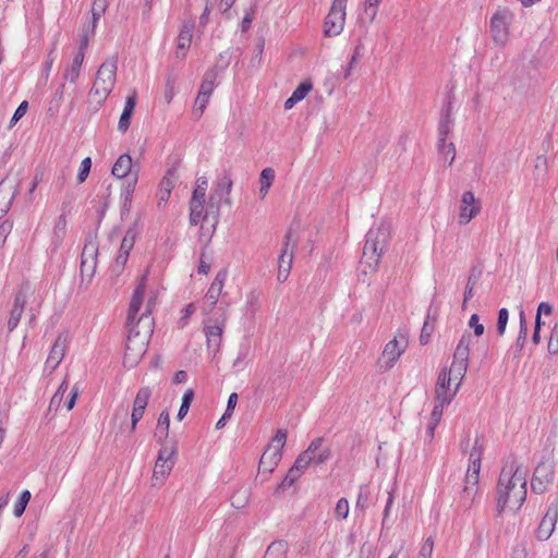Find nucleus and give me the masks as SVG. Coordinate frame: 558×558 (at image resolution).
I'll use <instances>...</instances> for the list:
<instances>
[{
	"label": "nucleus",
	"instance_id": "nucleus-1",
	"mask_svg": "<svg viewBox=\"0 0 558 558\" xmlns=\"http://www.w3.org/2000/svg\"><path fill=\"white\" fill-rule=\"evenodd\" d=\"M147 277L148 270L142 275L129 306L126 318L129 336L125 343L123 360L124 366L129 368L138 364L148 348L149 339L154 332V318L150 314V308L154 305V301L151 299L148 300L145 312L136 319V315L143 303Z\"/></svg>",
	"mask_w": 558,
	"mask_h": 558
},
{
	"label": "nucleus",
	"instance_id": "nucleus-2",
	"mask_svg": "<svg viewBox=\"0 0 558 558\" xmlns=\"http://www.w3.org/2000/svg\"><path fill=\"white\" fill-rule=\"evenodd\" d=\"M527 469L517 461H508L500 471L497 483V509L517 511L526 499Z\"/></svg>",
	"mask_w": 558,
	"mask_h": 558
},
{
	"label": "nucleus",
	"instance_id": "nucleus-3",
	"mask_svg": "<svg viewBox=\"0 0 558 558\" xmlns=\"http://www.w3.org/2000/svg\"><path fill=\"white\" fill-rule=\"evenodd\" d=\"M117 68L116 59L107 60L99 66L89 92L92 101L96 104L95 110L102 106L111 93L116 84Z\"/></svg>",
	"mask_w": 558,
	"mask_h": 558
},
{
	"label": "nucleus",
	"instance_id": "nucleus-4",
	"mask_svg": "<svg viewBox=\"0 0 558 558\" xmlns=\"http://www.w3.org/2000/svg\"><path fill=\"white\" fill-rule=\"evenodd\" d=\"M389 230L381 223L369 229L362 255V264L375 270L388 241Z\"/></svg>",
	"mask_w": 558,
	"mask_h": 558
},
{
	"label": "nucleus",
	"instance_id": "nucleus-5",
	"mask_svg": "<svg viewBox=\"0 0 558 558\" xmlns=\"http://www.w3.org/2000/svg\"><path fill=\"white\" fill-rule=\"evenodd\" d=\"M232 185V179L227 172L216 182L215 191L209 197L204 216L205 220L211 221L213 229L216 228L219 221L220 202L223 201L226 204H230V193Z\"/></svg>",
	"mask_w": 558,
	"mask_h": 558
},
{
	"label": "nucleus",
	"instance_id": "nucleus-6",
	"mask_svg": "<svg viewBox=\"0 0 558 558\" xmlns=\"http://www.w3.org/2000/svg\"><path fill=\"white\" fill-rule=\"evenodd\" d=\"M482 451L483 447L480 444V440L476 439L470 452V465L465 475V484L463 488V497L469 500L470 505L474 501L478 489L477 485L480 480Z\"/></svg>",
	"mask_w": 558,
	"mask_h": 558
},
{
	"label": "nucleus",
	"instance_id": "nucleus-7",
	"mask_svg": "<svg viewBox=\"0 0 558 558\" xmlns=\"http://www.w3.org/2000/svg\"><path fill=\"white\" fill-rule=\"evenodd\" d=\"M177 454V445H163L158 452V457L153 471L151 485L159 487L163 484V481L171 473Z\"/></svg>",
	"mask_w": 558,
	"mask_h": 558
},
{
	"label": "nucleus",
	"instance_id": "nucleus-8",
	"mask_svg": "<svg viewBox=\"0 0 558 558\" xmlns=\"http://www.w3.org/2000/svg\"><path fill=\"white\" fill-rule=\"evenodd\" d=\"M513 13L507 8H498L489 21V32L493 41L498 46H505L510 36V24Z\"/></svg>",
	"mask_w": 558,
	"mask_h": 558
},
{
	"label": "nucleus",
	"instance_id": "nucleus-9",
	"mask_svg": "<svg viewBox=\"0 0 558 558\" xmlns=\"http://www.w3.org/2000/svg\"><path fill=\"white\" fill-rule=\"evenodd\" d=\"M347 2L348 0H333L329 13L325 19V36H337L343 31Z\"/></svg>",
	"mask_w": 558,
	"mask_h": 558
},
{
	"label": "nucleus",
	"instance_id": "nucleus-10",
	"mask_svg": "<svg viewBox=\"0 0 558 558\" xmlns=\"http://www.w3.org/2000/svg\"><path fill=\"white\" fill-rule=\"evenodd\" d=\"M34 294V289L28 282H24L20 286L15 296L12 310L10 312V317L8 320V330L9 332L13 331L22 317L27 300L31 295Z\"/></svg>",
	"mask_w": 558,
	"mask_h": 558
},
{
	"label": "nucleus",
	"instance_id": "nucleus-11",
	"mask_svg": "<svg viewBox=\"0 0 558 558\" xmlns=\"http://www.w3.org/2000/svg\"><path fill=\"white\" fill-rule=\"evenodd\" d=\"M98 256V244L96 236L89 235L81 256V274L84 277L93 278L96 272Z\"/></svg>",
	"mask_w": 558,
	"mask_h": 558
},
{
	"label": "nucleus",
	"instance_id": "nucleus-12",
	"mask_svg": "<svg viewBox=\"0 0 558 558\" xmlns=\"http://www.w3.org/2000/svg\"><path fill=\"white\" fill-rule=\"evenodd\" d=\"M408 347L405 336L399 335L390 340L384 348L380 363L386 369H390Z\"/></svg>",
	"mask_w": 558,
	"mask_h": 558
},
{
	"label": "nucleus",
	"instance_id": "nucleus-13",
	"mask_svg": "<svg viewBox=\"0 0 558 558\" xmlns=\"http://www.w3.org/2000/svg\"><path fill=\"white\" fill-rule=\"evenodd\" d=\"M132 158L128 154L121 155L112 167V174L118 179L129 177L130 181L126 186V198L133 193L137 182V172H132Z\"/></svg>",
	"mask_w": 558,
	"mask_h": 558
},
{
	"label": "nucleus",
	"instance_id": "nucleus-14",
	"mask_svg": "<svg viewBox=\"0 0 558 558\" xmlns=\"http://www.w3.org/2000/svg\"><path fill=\"white\" fill-rule=\"evenodd\" d=\"M481 211V204L471 191H465L460 201L459 225H468Z\"/></svg>",
	"mask_w": 558,
	"mask_h": 558
},
{
	"label": "nucleus",
	"instance_id": "nucleus-15",
	"mask_svg": "<svg viewBox=\"0 0 558 558\" xmlns=\"http://www.w3.org/2000/svg\"><path fill=\"white\" fill-rule=\"evenodd\" d=\"M554 468L550 464L539 463L533 473L531 488L535 494H544L554 480Z\"/></svg>",
	"mask_w": 558,
	"mask_h": 558
},
{
	"label": "nucleus",
	"instance_id": "nucleus-16",
	"mask_svg": "<svg viewBox=\"0 0 558 558\" xmlns=\"http://www.w3.org/2000/svg\"><path fill=\"white\" fill-rule=\"evenodd\" d=\"M68 344L69 335L66 332L59 333L50 349V352L45 363L46 369H49L50 373L53 372L62 362L68 350Z\"/></svg>",
	"mask_w": 558,
	"mask_h": 558
},
{
	"label": "nucleus",
	"instance_id": "nucleus-17",
	"mask_svg": "<svg viewBox=\"0 0 558 558\" xmlns=\"http://www.w3.org/2000/svg\"><path fill=\"white\" fill-rule=\"evenodd\" d=\"M135 239H136V231L134 228H130L125 232V234L122 239L120 250H119V253H118V256L116 258V263H114V266L112 269L117 275L121 274V271L123 270V268L128 262L130 252L134 246Z\"/></svg>",
	"mask_w": 558,
	"mask_h": 558
},
{
	"label": "nucleus",
	"instance_id": "nucleus-18",
	"mask_svg": "<svg viewBox=\"0 0 558 558\" xmlns=\"http://www.w3.org/2000/svg\"><path fill=\"white\" fill-rule=\"evenodd\" d=\"M150 396L151 390L148 387H143L137 391L131 413V432H135L137 423L142 420L145 413Z\"/></svg>",
	"mask_w": 558,
	"mask_h": 558
},
{
	"label": "nucleus",
	"instance_id": "nucleus-19",
	"mask_svg": "<svg viewBox=\"0 0 558 558\" xmlns=\"http://www.w3.org/2000/svg\"><path fill=\"white\" fill-rule=\"evenodd\" d=\"M557 520H558V504L553 502L548 507L545 515L543 517V519L537 527L536 537L539 541H547L551 536V534L555 530Z\"/></svg>",
	"mask_w": 558,
	"mask_h": 558
},
{
	"label": "nucleus",
	"instance_id": "nucleus-20",
	"mask_svg": "<svg viewBox=\"0 0 558 558\" xmlns=\"http://www.w3.org/2000/svg\"><path fill=\"white\" fill-rule=\"evenodd\" d=\"M451 384L450 378L447 377V368H444L437 378L435 399L441 400L442 403H450L459 391L456 390V386L451 388Z\"/></svg>",
	"mask_w": 558,
	"mask_h": 558
},
{
	"label": "nucleus",
	"instance_id": "nucleus-21",
	"mask_svg": "<svg viewBox=\"0 0 558 558\" xmlns=\"http://www.w3.org/2000/svg\"><path fill=\"white\" fill-rule=\"evenodd\" d=\"M225 323L226 315L222 313L220 318H217L213 325H205L207 345L209 349H213L214 352H218L220 348Z\"/></svg>",
	"mask_w": 558,
	"mask_h": 558
},
{
	"label": "nucleus",
	"instance_id": "nucleus-22",
	"mask_svg": "<svg viewBox=\"0 0 558 558\" xmlns=\"http://www.w3.org/2000/svg\"><path fill=\"white\" fill-rule=\"evenodd\" d=\"M193 31V22L189 21L182 24V27L177 38V48L174 52L177 59L182 60L185 58L186 51L189 50L192 43Z\"/></svg>",
	"mask_w": 558,
	"mask_h": 558
},
{
	"label": "nucleus",
	"instance_id": "nucleus-23",
	"mask_svg": "<svg viewBox=\"0 0 558 558\" xmlns=\"http://www.w3.org/2000/svg\"><path fill=\"white\" fill-rule=\"evenodd\" d=\"M282 458L278 449L267 447L259 460V470L264 473H271Z\"/></svg>",
	"mask_w": 558,
	"mask_h": 558
},
{
	"label": "nucleus",
	"instance_id": "nucleus-24",
	"mask_svg": "<svg viewBox=\"0 0 558 558\" xmlns=\"http://www.w3.org/2000/svg\"><path fill=\"white\" fill-rule=\"evenodd\" d=\"M136 106V94L133 93L132 95H129L125 100V105L122 111V114L120 116L119 123H118V130L121 133H125L131 123V118L134 112Z\"/></svg>",
	"mask_w": 558,
	"mask_h": 558
},
{
	"label": "nucleus",
	"instance_id": "nucleus-25",
	"mask_svg": "<svg viewBox=\"0 0 558 558\" xmlns=\"http://www.w3.org/2000/svg\"><path fill=\"white\" fill-rule=\"evenodd\" d=\"M294 253L292 250L287 252V250H281V253L278 257V275L277 279L279 282H284L288 279L290 274L292 262H293Z\"/></svg>",
	"mask_w": 558,
	"mask_h": 558
},
{
	"label": "nucleus",
	"instance_id": "nucleus-26",
	"mask_svg": "<svg viewBox=\"0 0 558 558\" xmlns=\"http://www.w3.org/2000/svg\"><path fill=\"white\" fill-rule=\"evenodd\" d=\"M226 271H219L211 282L205 298L209 302L210 306H215L222 292L223 282L226 280Z\"/></svg>",
	"mask_w": 558,
	"mask_h": 558
},
{
	"label": "nucleus",
	"instance_id": "nucleus-27",
	"mask_svg": "<svg viewBox=\"0 0 558 558\" xmlns=\"http://www.w3.org/2000/svg\"><path fill=\"white\" fill-rule=\"evenodd\" d=\"M451 101L449 100L446 108L441 111V118L438 126V142L444 143L447 140L448 134L451 130L452 119H451Z\"/></svg>",
	"mask_w": 558,
	"mask_h": 558
},
{
	"label": "nucleus",
	"instance_id": "nucleus-28",
	"mask_svg": "<svg viewBox=\"0 0 558 558\" xmlns=\"http://www.w3.org/2000/svg\"><path fill=\"white\" fill-rule=\"evenodd\" d=\"M317 445H319V440H313L307 449L301 452L295 459L292 468L300 474H302L313 462V458H311L310 454L317 449Z\"/></svg>",
	"mask_w": 558,
	"mask_h": 558
},
{
	"label": "nucleus",
	"instance_id": "nucleus-29",
	"mask_svg": "<svg viewBox=\"0 0 558 558\" xmlns=\"http://www.w3.org/2000/svg\"><path fill=\"white\" fill-rule=\"evenodd\" d=\"M17 194V186H11L5 190V180L0 182V216L7 214L12 205L14 197Z\"/></svg>",
	"mask_w": 558,
	"mask_h": 558
},
{
	"label": "nucleus",
	"instance_id": "nucleus-30",
	"mask_svg": "<svg viewBox=\"0 0 558 558\" xmlns=\"http://www.w3.org/2000/svg\"><path fill=\"white\" fill-rule=\"evenodd\" d=\"M470 343H471V336L463 335L456 348V351L453 354V361H452L453 363L469 365Z\"/></svg>",
	"mask_w": 558,
	"mask_h": 558
},
{
	"label": "nucleus",
	"instance_id": "nucleus-31",
	"mask_svg": "<svg viewBox=\"0 0 558 558\" xmlns=\"http://www.w3.org/2000/svg\"><path fill=\"white\" fill-rule=\"evenodd\" d=\"M205 199L203 198H194L190 199V223L192 226H197L202 220L208 222L204 219L205 210L204 209Z\"/></svg>",
	"mask_w": 558,
	"mask_h": 558
},
{
	"label": "nucleus",
	"instance_id": "nucleus-32",
	"mask_svg": "<svg viewBox=\"0 0 558 558\" xmlns=\"http://www.w3.org/2000/svg\"><path fill=\"white\" fill-rule=\"evenodd\" d=\"M468 366L469 365L452 362L450 368L447 369V377L450 378L451 383H454L456 390L460 389L462 380L466 374Z\"/></svg>",
	"mask_w": 558,
	"mask_h": 558
},
{
	"label": "nucleus",
	"instance_id": "nucleus-33",
	"mask_svg": "<svg viewBox=\"0 0 558 558\" xmlns=\"http://www.w3.org/2000/svg\"><path fill=\"white\" fill-rule=\"evenodd\" d=\"M84 58L85 57L82 52H76V54L73 58L72 64L65 70L63 76L65 80H69L70 83L75 84L77 82Z\"/></svg>",
	"mask_w": 558,
	"mask_h": 558
},
{
	"label": "nucleus",
	"instance_id": "nucleus-34",
	"mask_svg": "<svg viewBox=\"0 0 558 558\" xmlns=\"http://www.w3.org/2000/svg\"><path fill=\"white\" fill-rule=\"evenodd\" d=\"M314 440H319V445H317V449L310 454V457L313 458L312 463L323 464L327 462L331 456L330 448L324 446L323 437L315 438Z\"/></svg>",
	"mask_w": 558,
	"mask_h": 558
},
{
	"label": "nucleus",
	"instance_id": "nucleus-35",
	"mask_svg": "<svg viewBox=\"0 0 558 558\" xmlns=\"http://www.w3.org/2000/svg\"><path fill=\"white\" fill-rule=\"evenodd\" d=\"M274 180H275V171L271 168L263 169V171L260 172V175H259V183H260L259 195L262 198H264L268 194Z\"/></svg>",
	"mask_w": 558,
	"mask_h": 558
},
{
	"label": "nucleus",
	"instance_id": "nucleus-36",
	"mask_svg": "<svg viewBox=\"0 0 558 558\" xmlns=\"http://www.w3.org/2000/svg\"><path fill=\"white\" fill-rule=\"evenodd\" d=\"M65 233H66V219H65V215L62 214L59 216V218L57 219V221L53 226L52 243L57 246L60 245L65 236Z\"/></svg>",
	"mask_w": 558,
	"mask_h": 558
},
{
	"label": "nucleus",
	"instance_id": "nucleus-37",
	"mask_svg": "<svg viewBox=\"0 0 558 558\" xmlns=\"http://www.w3.org/2000/svg\"><path fill=\"white\" fill-rule=\"evenodd\" d=\"M288 545L283 541L272 542L266 553L264 558H286Z\"/></svg>",
	"mask_w": 558,
	"mask_h": 558
},
{
	"label": "nucleus",
	"instance_id": "nucleus-38",
	"mask_svg": "<svg viewBox=\"0 0 558 558\" xmlns=\"http://www.w3.org/2000/svg\"><path fill=\"white\" fill-rule=\"evenodd\" d=\"M179 180L178 167L173 166L166 172L165 177L159 183V187L171 192Z\"/></svg>",
	"mask_w": 558,
	"mask_h": 558
},
{
	"label": "nucleus",
	"instance_id": "nucleus-39",
	"mask_svg": "<svg viewBox=\"0 0 558 558\" xmlns=\"http://www.w3.org/2000/svg\"><path fill=\"white\" fill-rule=\"evenodd\" d=\"M170 414L167 410L162 411L158 417L156 436L166 439L169 436Z\"/></svg>",
	"mask_w": 558,
	"mask_h": 558
},
{
	"label": "nucleus",
	"instance_id": "nucleus-40",
	"mask_svg": "<svg viewBox=\"0 0 558 558\" xmlns=\"http://www.w3.org/2000/svg\"><path fill=\"white\" fill-rule=\"evenodd\" d=\"M438 150L442 158V160L447 163V166H451L456 158V147L453 143H438Z\"/></svg>",
	"mask_w": 558,
	"mask_h": 558
},
{
	"label": "nucleus",
	"instance_id": "nucleus-41",
	"mask_svg": "<svg viewBox=\"0 0 558 558\" xmlns=\"http://www.w3.org/2000/svg\"><path fill=\"white\" fill-rule=\"evenodd\" d=\"M250 499V490L247 488H240L231 496V505L235 509L244 508Z\"/></svg>",
	"mask_w": 558,
	"mask_h": 558
},
{
	"label": "nucleus",
	"instance_id": "nucleus-42",
	"mask_svg": "<svg viewBox=\"0 0 558 558\" xmlns=\"http://www.w3.org/2000/svg\"><path fill=\"white\" fill-rule=\"evenodd\" d=\"M217 74L214 70L207 71L204 75L203 82L199 86L198 93H205L211 95L216 85Z\"/></svg>",
	"mask_w": 558,
	"mask_h": 558
},
{
	"label": "nucleus",
	"instance_id": "nucleus-43",
	"mask_svg": "<svg viewBox=\"0 0 558 558\" xmlns=\"http://www.w3.org/2000/svg\"><path fill=\"white\" fill-rule=\"evenodd\" d=\"M68 390V381L66 379H64L60 386L58 387L56 393L52 396L51 400H50V403H49V410H54L57 411L58 408L60 407L62 400H63V396L64 393L66 392Z\"/></svg>",
	"mask_w": 558,
	"mask_h": 558
},
{
	"label": "nucleus",
	"instance_id": "nucleus-44",
	"mask_svg": "<svg viewBox=\"0 0 558 558\" xmlns=\"http://www.w3.org/2000/svg\"><path fill=\"white\" fill-rule=\"evenodd\" d=\"M211 95H206L205 93H198L194 102L193 113L196 118H201L209 102Z\"/></svg>",
	"mask_w": 558,
	"mask_h": 558
},
{
	"label": "nucleus",
	"instance_id": "nucleus-45",
	"mask_svg": "<svg viewBox=\"0 0 558 558\" xmlns=\"http://www.w3.org/2000/svg\"><path fill=\"white\" fill-rule=\"evenodd\" d=\"M193 398H194L193 389H187L182 397V403H181V407H180L178 415H177L179 421L183 420L185 417V415L187 414L191 403L193 401Z\"/></svg>",
	"mask_w": 558,
	"mask_h": 558
},
{
	"label": "nucleus",
	"instance_id": "nucleus-46",
	"mask_svg": "<svg viewBox=\"0 0 558 558\" xmlns=\"http://www.w3.org/2000/svg\"><path fill=\"white\" fill-rule=\"evenodd\" d=\"M259 310V298L255 292H251L247 295L246 304H245V313L246 315L254 316Z\"/></svg>",
	"mask_w": 558,
	"mask_h": 558
},
{
	"label": "nucleus",
	"instance_id": "nucleus-47",
	"mask_svg": "<svg viewBox=\"0 0 558 558\" xmlns=\"http://www.w3.org/2000/svg\"><path fill=\"white\" fill-rule=\"evenodd\" d=\"M207 186H208L207 178L206 177H199L196 180V184H195V187L193 190L192 197L205 199Z\"/></svg>",
	"mask_w": 558,
	"mask_h": 558
},
{
	"label": "nucleus",
	"instance_id": "nucleus-48",
	"mask_svg": "<svg viewBox=\"0 0 558 558\" xmlns=\"http://www.w3.org/2000/svg\"><path fill=\"white\" fill-rule=\"evenodd\" d=\"M29 499H31V493L28 490H23L19 500L14 505L15 517H21L24 513Z\"/></svg>",
	"mask_w": 558,
	"mask_h": 558
},
{
	"label": "nucleus",
	"instance_id": "nucleus-49",
	"mask_svg": "<svg viewBox=\"0 0 558 558\" xmlns=\"http://www.w3.org/2000/svg\"><path fill=\"white\" fill-rule=\"evenodd\" d=\"M508 320H509L508 310L505 307L500 308L498 312V318H497V333L499 337L505 335Z\"/></svg>",
	"mask_w": 558,
	"mask_h": 558
},
{
	"label": "nucleus",
	"instance_id": "nucleus-50",
	"mask_svg": "<svg viewBox=\"0 0 558 558\" xmlns=\"http://www.w3.org/2000/svg\"><path fill=\"white\" fill-rule=\"evenodd\" d=\"M286 441H287V432L284 429H278L271 440V444L268 445V447L272 448V449H278V451L282 452Z\"/></svg>",
	"mask_w": 558,
	"mask_h": 558
},
{
	"label": "nucleus",
	"instance_id": "nucleus-51",
	"mask_svg": "<svg viewBox=\"0 0 558 558\" xmlns=\"http://www.w3.org/2000/svg\"><path fill=\"white\" fill-rule=\"evenodd\" d=\"M547 158L544 155L537 156L534 161V170L536 172V178H544L547 173Z\"/></svg>",
	"mask_w": 558,
	"mask_h": 558
},
{
	"label": "nucleus",
	"instance_id": "nucleus-52",
	"mask_svg": "<svg viewBox=\"0 0 558 558\" xmlns=\"http://www.w3.org/2000/svg\"><path fill=\"white\" fill-rule=\"evenodd\" d=\"M381 0H365L364 1V13L368 16L369 22H374L377 15L378 5Z\"/></svg>",
	"mask_w": 558,
	"mask_h": 558
},
{
	"label": "nucleus",
	"instance_id": "nucleus-53",
	"mask_svg": "<svg viewBox=\"0 0 558 558\" xmlns=\"http://www.w3.org/2000/svg\"><path fill=\"white\" fill-rule=\"evenodd\" d=\"M312 83L310 81H304L295 88V90L292 93V96L298 101H301L312 90Z\"/></svg>",
	"mask_w": 558,
	"mask_h": 558
},
{
	"label": "nucleus",
	"instance_id": "nucleus-54",
	"mask_svg": "<svg viewBox=\"0 0 558 558\" xmlns=\"http://www.w3.org/2000/svg\"><path fill=\"white\" fill-rule=\"evenodd\" d=\"M296 245H298V236L293 232V229L290 228L284 235V242H283L282 250H287V252H290V250H292V252L294 253Z\"/></svg>",
	"mask_w": 558,
	"mask_h": 558
},
{
	"label": "nucleus",
	"instance_id": "nucleus-55",
	"mask_svg": "<svg viewBox=\"0 0 558 558\" xmlns=\"http://www.w3.org/2000/svg\"><path fill=\"white\" fill-rule=\"evenodd\" d=\"M335 514L337 519L344 520L349 514V501L345 498H340L336 505Z\"/></svg>",
	"mask_w": 558,
	"mask_h": 558
},
{
	"label": "nucleus",
	"instance_id": "nucleus-56",
	"mask_svg": "<svg viewBox=\"0 0 558 558\" xmlns=\"http://www.w3.org/2000/svg\"><path fill=\"white\" fill-rule=\"evenodd\" d=\"M90 168H92V159L89 157L84 158L81 162L80 170L77 173L78 183H83L87 179V177L90 172Z\"/></svg>",
	"mask_w": 558,
	"mask_h": 558
},
{
	"label": "nucleus",
	"instance_id": "nucleus-57",
	"mask_svg": "<svg viewBox=\"0 0 558 558\" xmlns=\"http://www.w3.org/2000/svg\"><path fill=\"white\" fill-rule=\"evenodd\" d=\"M434 551V538L429 536L421 546L417 558H432Z\"/></svg>",
	"mask_w": 558,
	"mask_h": 558
},
{
	"label": "nucleus",
	"instance_id": "nucleus-58",
	"mask_svg": "<svg viewBox=\"0 0 558 558\" xmlns=\"http://www.w3.org/2000/svg\"><path fill=\"white\" fill-rule=\"evenodd\" d=\"M94 34H95V32L92 28H86V27L82 28V35H81L80 47H78L77 52H82L84 57H85V50L88 47L89 37L94 36Z\"/></svg>",
	"mask_w": 558,
	"mask_h": 558
},
{
	"label": "nucleus",
	"instance_id": "nucleus-59",
	"mask_svg": "<svg viewBox=\"0 0 558 558\" xmlns=\"http://www.w3.org/2000/svg\"><path fill=\"white\" fill-rule=\"evenodd\" d=\"M301 476V474L295 471L292 466L289 469L286 477L282 480V482L279 485V488H287L294 484V482Z\"/></svg>",
	"mask_w": 558,
	"mask_h": 558
},
{
	"label": "nucleus",
	"instance_id": "nucleus-60",
	"mask_svg": "<svg viewBox=\"0 0 558 558\" xmlns=\"http://www.w3.org/2000/svg\"><path fill=\"white\" fill-rule=\"evenodd\" d=\"M174 85L175 78L173 76H168L165 86V100L167 104H170L174 97Z\"/></svg>",
	"mask_w": 558,
	"mask_h": 558
},
{
	"label": "nucleus",
	"instance_id": "nucleus-61",
	"mask_svg": "<svg viewBox=\"0 0 558 558\" xmlns=\"http://www.w3.org/2000/svg\"><path fill=\"white\" fill-rule=\"evenodd\" d=\"M13 228V223L9 220H5L0 223V247H3L8 235L11 233Z\"/></svg>",
	"mask_w": 558,
	"mask_h": 558
},
{
	"label": "nucleus",
	"instance_id": "nucleus-62",
	"mask_svg": "<svg viewBox=\"0 0 558 558\" xmlns=\"http://www.w3.org/2000/svg\"><path fill=\"white\" fill-rule=\"evenodd\" d=\"M449 403H442L441 400L435 399V405L430 414V421L439 423L442 416L444 408Z\"/></svg>",
	"mask_w": 558,
	"mask_h": 558
},
{
	"label": "nucleus",
	"instance_id": "nucleus-63",
	"mask_svg": "<svg viewBox=\"0 0 558 558\" xmlns=\"http://www.w3.org/2000/svg\"><path fill=\"white\" fill-rule=\"evenodd\" d=\"M547 350L550 354H554V355L558 354V327H555L551 330V333H550V337L548 340Z\"/></svg>",
	"mask_w": 558,
	"mask_h": 558
},
{
	"label": "nucleus",
	"instance_id": "nucleus-64",
	"mask_svg": "<svg viewBox=\"0 0 558 558\" xmlns=\"http://www.w3.org/2000/svg\"><path fill=\"white\" fill-rule=\"evenodd\" d=\"M527 548L524 542L517 544L511 553V558H527Z\"/></svg>",
	"mask_w": 558,
	"mask_h": 558
}]
</instances>
